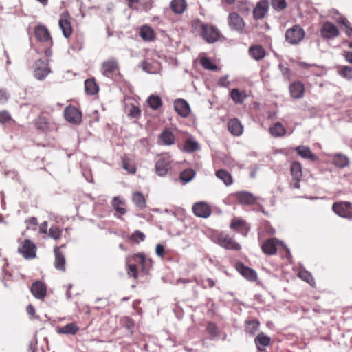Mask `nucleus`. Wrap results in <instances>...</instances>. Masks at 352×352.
<instances>
[{
  "mask_svg": "<svg viewBox=\"0 0 352 352\" xmlns=\"http://www.w3.org/2000/svg\"><path fill=\"white\" fill-rule=\"evenodd\" d=\"M197 23L198 24L197 27H199L200 35L207 43H214L219 39L221 33L215 26L201 21H197Z\"/></svg>",
  "mask_w": 352,
  "mask_h": 352,
  "instance_id": "obj_1",
  "label": "nucleus"
},
{
  "mask_svg": "<svg viewBox=\"0 0 352 352\" xmlns=\"http://www.w3.org/2000/svg\"><path fill=\"white\" fill-rule=\"evenodd\" d=\"M305 32L300 25H294L287 30L285 34V41L292 44H298L305 37Z\"/></svg>",
  "mask_w": 352,
  "mask_h": 352,
  "instance_id": "obj_2",
  "label": "nucleus"
},
{
  "mask_svg": "<svg viewBox=\"0 0 352 352\" xmlns=\"http://www.w3.org/2000/svg\"><path fill=\"white\" fill-rule=\"evenodd\" d=\"M119 71V64L116 58L110 57L101 64V74L109 78H113Z\"/></svg>",
  "mask_w": 352,
  "mask_h": 352,
  "instance_id": "obj_3",
  "label": "nucleus"
},
{
  "mask_svg": "<svg viewBox=\"0 0 352 352\" xmlns=\"http://www.w3.org/2000/svg\"><path fill=\"white\" fill-rule=\"evenodd\" d=\"M332 210L340 217L352 219V203L349 201L336 202L332 206Z\"/></svg>",
  "mask_w": 352,
  "mask_h": 352,
  "instance_id": "obj_4",
  "label": "nucleus"
},
{
  "mask_svg": "<svg viewBox=\"0 0 352 352\" xmlns=\"http://www.w3.org/2000/svg\"><path fill=\"white\" fill-rule=\"evenodd\" d=\"M215 242L222 248L228 250H239L241 245L231 236L224 232H221L216 236Z\"/></svg>",
  "mask_w": 352,
  "mask_h": 352,
  "instance_id": "obj_5",
  "label": "nucleus"
},
{
  "mask_svg": "<svg viewBox=\"0 0 352 352\" xmlns=\"http://www.w3.org/2000/svg\"><path fill=\"white\" fill-rule=\"evenodd\" d=\"M228 23L230 30L239 33L243 32L245 26L244 19L236 12H231L228 17Z\"/></svg>",
  "mask_w": 352,
  "mask_h": 352,
  "instance_id": "obj_6",
  "label": "nucleus"
},
{
  "mask_svg": "<svg viewBox=\"0 0 352 352\" xmlns=\"http://www.w3.org/2000/svg\"><path fill=\"white\" fill-rule=\"evenodd\" d=\"M338 28L331 22H324L320 30V36L324 39H334L339 36Z\"/></svg>",
  "mask_w": 352,
  "mask_h": 352,
  "instance_id": "obj_7",
  "label": "nucleus"
},
{
  "mask_svg": "<svg viewBox=\"0 0 352 352\" xmlns=\"http://www.w3.org/2000/svg\"><path fill=\"white\" fill-rule=\"evenodd\" d=\"M34 66V76L38 80H43L51 72L48 63L45 60H37L35 62Z\"/></svg>",
  "mask_w": 352,
  "mask_h": 352,
  "instance_id": "obj_8",
  "label": "nucleus"
},
{
  "mask_svg": "<svg viewBox=\"0 0 352 352\" xmlns=\"http://www.w3.org/2000/svg\"><path fill=\"white\" fill-rule=\"evenodd\" d=\"M36 245L30 240H24L18 248V252L26 259H32L36 257Z\"/></svg>",
  "mask_w": 352,
  "mask_h": 352,
  "instance_id": "obj_9",
  "label": "nucleus"
},
{
  "mask_svg": "<svg viewBox=\"0 0 352 352\" xmlns=\"http://www.w3.org/2000/svg\"><path fill=\"white\" fill-rule=\"evenodd\" d=\"M270 10V3L268 0H260L256 4L253 10L252 14L254 20H261L267 14Z\"/></svg>",
  "mask_w": 352,
  "mask_h": 352,
  "instance_id": "obj_10",
  "label": "nucleus"
},
{
  "mask_svg": "<svg viewBox=\"0 0 352 352\" xmlns=\"http://www.w3.org/2000/svg\"><path fill=\"white\" fill-rule=\"evenodd\" d=\"M71 19L70 15L67 12H64L60 16L58 25L65 38H69L73 32Z\"/></svg>",
  "mask_w": 352,
  "mask_h": 352,
  "instance_id": "obj_11",
  "label": "nucleus"
},
{
  "mask_svg": "<svg viewBox=\"0 0 352 352\" xmlns=\"http://www.w3.org/2000/svg\"><path fill=\"white\" fill-rule=\"evenodd\" d=\"M65 120L72 124H79L82 121V113L74 106H68L64 111Z\"/></svg>",
  "mask_w": 352,
  "mask_h": 352,
  "instance_id": "obj_12",
  "label": "nucleus"
},
{
  "mask_svg": "<svg viewBox=\"0 0 352 352\" xmlns=\"http://www.w3.org/2000/svg\"><path fill=\"white\" fill-rule=\"evenodd\" d=\"M35 36L41 42L45 43L47 46H52L53 41L47 28L43 25H38L35 28Z\"/></svg>",
  "mask_w": 352,
  "mask_h": 352,
  "instance_id": "obj_13",
  "label": "nucleus"
},
{
  "mask_svg": "<svg viewBox=\"0 0 352 352\" xmlns=\"http://www.w3.org/2000/svg\"><path fill=\"white\" fill-rule=\"evenodd\" d=\"M30 291L36 299L43 300L47 295V286L44 283L37 280L32 283Z\"/></svg>",
  "mask_w": 352,
  "mask_h": 352,
  "instance_id": "obj_14",
  "label": "nucleus"
},
{
  "mask_svg": "<svg viewBox=\"0 0 352 352\" xmlns=\"http://www.w3.org/2000/svg\"><path fill=\"white\" fill-rule=\"evenodd\" d=\"M174 109L182 117L187 118L190 113V108L188 103L182 98L176 99L174 101Z\"/></svg>",
  "mask_w": 352,
  "mask_h": 352,
  "instance_id": "obj_15",
  "label": "nucleus"
},
{
  "mask_svg": "<svg viewBox=\"0 0 352 352\" xmlns=\"http://www.w3.org/2000/svg\"><path fill=\"white\" fill-rule=\"evenodd\" d=\"M195 215L201 218H208L211 214L210 206L204 202H199L192 207Z\"/></svg>",
  "mask_w": 352,
  "mask_h": 352,
  "instance_id": "obj_16",
  "label": "nucleus"
},
{
  "mask_svg": "<svg viewBox=\"0 0 352 352\" xmlns=\"http://www.w3.org/2000/svg\"><path fill=\"white\" fill-rule=\"evenodd\" d=\"M230 228L244 236L248 235V233L250 230V226L243 220L241 219H234L232 220Z\"/></svg>",
  "mask_w": 352,
  "mask_h": 352,
  "instance_id": "obj_17",
  "label": "nucleus"
},
{
  "mask_svg": "<svg viewBox=\"0 0 352 352\" xmlns=\"http://www.w3.org/2000/svg\"><path fill=\"white\" fill-rule=\"evenodd\" d=\"M170 168V161L168 158L162 157L155 164V171L160 177L166 175Z\"/></svg>",
  "mask_w": 352,
  "mask_h": 352,
  "instance_id": "obj_18",
  "label": "nucleus"
},
{
  "mask_svg": "<svg viewBox=\"0 0 352 352\" xmlns=\"http://www.w3.org/2000/svg\"><path fill=\"white\" fill-rule=\"evenodd\" d=\"M294 150L297 152L298 155L301 157L309 160L312 162H316L318 160V157L314 154L309 147L307 146H296Z\"/></svg>",
  "mask_w": 352,
  "mask_h": 352,
  "instance_id": "obj_19",
  "label": "nucleus"
},
{
  "mask_svg": "<svg viewBox=\"0 0 352 352\" xmlns=\"http://www.w3.org/2000/svg\"><path fill=\"white\" fill-rule=\"evenodd\" d=\"M54 267L58 270L64 272L65 270V258L63 252L60 250L59 247H55L54 250Z\"/></svg>",
  "mask_w": 352,
  "mask_h": 352,
  "instance_id": "obj_20",
  "label": "nucleus"
},
{
  "mask_svg": "<svg viewBox=\"0 0 352 352\" xmlns=\"http://www.w3.org/2000/svg\"><path fill=\"white\" fill-rule=\"evenodd\" d=\"M271 339L264 333H259L254 339V342L259 351H264L265 347L270 345Z\"/></svg>",
  "mask_w": 352,
  "mask_h": 352,
  "instance_id": "obj_21",
  "label": "nucleus"
},
{
  "mask_svg": "<svg viewBox=\"0 0 352 352\" xmlns=\"http://www.w3.org/2000/svg\"><path fill=\"white\" fill-rule=\"evenodd\" d=\"M237 270L243 277L250 281H254L257 278L256 272L254 270L244 265L243 264H238Z\"/></svg>",
  "mask_w": 352,
  "mask_h": 352,
  "instance_id": "obj_22",
  "label": "nucleus"
},
{
  "mask_svg": "<svg viewBox=\"0 0 352 352\" xmlns=\"http://www.w3.org/2000/svg\"><path fill=\"white\" fill-rule=\"evenodd\" d=\"M278 240L275 238L270 239L264 242L261 246L263 252L268 255H273L277 251Z\"/></svg>",
  "mask_w": 352,
  "mask_h": 352,
  "instance_id": "obj_23",
  "label": "nucleus"
},
{
  "mask_svg": "<svg viewBox=\"0 0 352 352\" xmlns=\"http://www.w3.org/2000/svg\"><path fill=\"white\" fill-rule=\"evenodd\" d=\"M304 85L300 82H294L289 86L291 96L295 99L301 98L304 94Z\"/></svg>",
  "mask_w": 352,
  "mask_h": 352,
  "instance_id": "obj_24",
  "label": "nucleus"
},
{
  "mask_svg": "<svg viewBox=\"0 0 352 352\" xmlns=\"http://www.w3.org/2000/svg\"><path fill=\"white\" fill-rule=\"evenodd\" d=\"M228 126L229 131L235 136H240L243 133V126L236 118L230 120L228 122Z\"/></svg>",
  "mask_w": 352,
  "mask_h": 352,
  "instance_id": "obj_25",
  "label": "nucleus"
},
{
  "mask_svg": "<svg viewBox=\"0 0 352 352\" xmlns=\"http://www.w3.org/2000/svg\"><path fill=\"white\" fill-rule=\"evenodd\" d=\"M134 258L135 262L140 265L142 271L145 273H147L149 271L152 264L151 259L146 258V256L142 254L135 255Z\"/></svg>",
  "mask_w": 352,
  "mask_h": 352,
  "instance_id": "obj_26",
  "label": "nucleus"
},
{
  "mask_svg": "<svg viewBox=\"0 0 352 352\" xmlns=\"http://www.w3.org/2000/svg\"><path fill=\"white\" fill-rule=\"evenodd\" d=\"M238 201L244 205H252L253 204L256 199L251 193L248 192H240L236 194Z\"/></svg>",
  "mask_w": 352,
  "mask_h": 352,
  "instance_id": "obj_27",
  "label": "nucleus"
},
{
  "mask_svg": "<svg viewBox=\"0 0 352 352\" xmlns=\"http://www.w3.org/2000/svg\"><path fill=\"white\" fill-rule=\"evenodd\" d=\"M79 330V327L75 323H69L66 325L58 327L56 331L59 334L75 335Z\"/></svg>",
  "mask_w": 352,
  "mask_h": 352,
  "instance_id": "obj_28",
  "label": "nucleus"
},
{
  "mask_svg": "<svg viewBox=\"0 0 352 352\" xmlns=\"http://www.w3.org/2000/svg\"><path fill=\"white\" fill-rule=\"evenodd\" d=\"M249 53L250 56L256 60H261L265 56V51L260 45L250 47Z\"/></svg>",
  "mask_w": 352,
  "mask_h": 352,
  "instance_id": "obj_29",
  "label": "nucleus"
},
{
  "mask_svg": "<svg viewBox=\"0 0 352 352\" xmlns=\"http://www.w3.org/2000/svg\"><path fill=\"white\" fill-rule=\"evenodd\" d=\"M335 166L345 168L349 164V159L342 153H336L331 156Z\"/></svg>",
  "mask_w": 352,
  "mask_h": 352,
  "instance_id": "obj_30",
  "label": "nucleus"
},
{
  "mask_svg": "<svg viewBox=\"0 0 352 352\" xmlns=\"http://www.w3.org/2000/svg\"><path fill=\"white\" fill-rule=\"evenodd\" d=\"M170 6L174 13L181 14L186 10L187 4L185 0H172Z\"/></svg>",
  "mask_w": 352,
  "mask_h": 352,
  "instance_id": "obj_31",
  "label": "nucleus"
},
{
  "mask_svg": "<svg viewBox=\"0 0 352 352\" xmlns=\"http://www.w3.org/2000/svg\"><path fill=\"white\" fill-rule=\"evenodd\" d=\"M160 139L163 144L166 146H171L175 144V138L172 131L169 129L164 130L160 135Z\"/></svg>",
  "mask_w": 352,
  "mask_h": 352,
  "instance_id": "obj_32",
  "label": "nucleus"
},
{
  "mask_svg": "<svg viewBox=\"0 0 352 352\" xmlns=\"http://www.w3.org/2000/svg\"><path fill=\"white\" fill-rule=\"evenodd\" d=\"M140 35L143 40L146 41H151L155 38L154 30L147 25H144L141 28Z\"/></svg>",
  "mask_w": 352,
  "mask_h": 352,
  "instance_id": "obj_33",
  "label": "nucleus"
},
{
  "mask_svg": "<svg viewBox=\"0 0 352 352\" xmlns=\"http://www.w3.org/2000/svg\"><path fill=\"white\" fill-rule=\"evenodd\" d=\"M125 201L120 199L119 197H114L113 198L111 205L113 209L119 213L120 215H124L126 212V210L123 206H124Z\"/></svg>",
  "mask_w": 352,
  "mask_h": 352,
  "instance_id": "obj_34",
  "label": "nucleus"
},
{
  "mask_svg": "<svg viewBox=\"0 0 352 352\" xmlns=\"http://www.w3.org/2000/svg\"><path fill=\"white\" fill-rule=\"evenodd\" d=\"M293 179H301L302 176V166L298 162H293L290 166Z\"/></svg>",
  "mask_w": 352,
  "mask_h": 352,
  "instance_id": "obj_35",
  "label": "nucleus"
},
{
  "mask_svg": "<svg viewBox=\"0 0 352 352\" xmlns=\"http://www.w3.org/2000/svg\"><path fill=\"white\" fill-rule=\"evenodd\" d=\"M260 326V322L258 320H249L245 322V331L250 334L254 335L258 330Z\"/></svg>",
  "mask_w": 352,
  "mask_h": 352,
  "instance_id": "obj_36",
  "label": "nucleus"
},
{
  "mask_svg": "<svg viewBox=\"0 0 352 352\" xmlns=\"http://www.w3.org/2000/svg\"><path fill=\"white\" fill-rule=\"evenodd\" d=\"M132 201L139 209H144L146 207L145 197L143 194L140 192H136L133 194Z\"/></svg>",
  "mask_w": 352,
  "mask_h": 352,
  "instance_id": "obj_37",
  "label": "nucleus"
},
{
  "mask_svg": "<svg viewBox=\"0 0 352 352\" xmlns=\"http://www.w3.org/2000/svg\"><path fill=\"white\" fill-rule=\"evenodd\" d=\"M216 176L218 179L221 180L226 186H230L232 184V178L231 175L223 169H220L216 172Z\"/></svg>",
  "mask_w": 352,
  "mask_h": 352,
  "instance_id": "obj_38",
  "label": "nucleus"
},
{
  "mask_svg": "<svg viewBox=\"0 0 352 352\" xmlns=\"http://www.w3.org/2000/svg\"><path fill=\"white\" fill-rule=\"evenodd\" d=\"M153 6V0H139L135 10L140 12H148Z\"/></svg>",
  "mask_w": 352,
  "mask_h": 352,
  "instance_id": "obj_39",
  "label": "nucleus"
},
{
  "mask_svg": "<svg viewBox=\"0 0 352 352\" xmlns=\"http://www.w3.org/2000/svg\"><path fill=\"white\" fill-rule=\"evenodd\" d=\"M270 133L274 137H281L286 133L284 126L280 122H276L273 126L270 128Z\"/></svg>",
  "mask_w": 352,
  "mask_h": 352,
  "instance_id": "obj_40",
  "label": "nucleus"
},
{
  "mask_svg": "<svg viewBox=\"0 0 352 352\" xmlns=\"http://www.w3.org/2000/svg\"><path fill=\"white\" fill-rule=\"evenodd\" d=\"M85 91L88 94L94 95L98 91V86L94 79H87L85 81Z\"/></svg>",
  "mask_w": 352,
  "mask_h": 352,
  "instance_id": "obj_41",
  "label": "nucleus"
},
{
  "mask_svg": "<svg viewBox=\"0 0 352 352\" xmlns=\"http://www.w3.org/2000/svg\"><path fill=\"white\" fill-rule=\"evenodd\" d=\"M147 102L149 107L153 110H157L162 105V100L158 96H150L147 100Z\"/></svg>",
  "mask_w": 352,
  "mask_h": 352,
  "instance_id": "obj_42",
  "label": "nucleus"
},
{
  "mask_svg": "<svg viewBox=\"0 0 352 352\" xmlns=\"http://www.w3.org/2000/svg\"><path fill=\"white\" fill-rule=\"evenodd\" d=\"M246 96L243 92H241L238 89H233L230 92V98L236 103L241 104Z\"/></svg>",
  "mask_w": 352,
  "mask_h": 352,
  "instance_id": "obj_43",
  "label": "nucleus"
},
{
  "mask_svg": "<svg viewBox=\"0 0 352 352\" xmlns=\"http://www.w3.org/2000/svg\"><path fill=\"white\" fill-rule=\"evenodd\" d=\"M198 142L193 138H188L184 144V150L188 153L194 152L199 149Z\"/></svg>",
  "mask_w": 352,
  "mask_h": 352,
  "instance_id": "obj_44",
  "label": "nucleus"
},
{
  "mask_svg": "<svg viewBox=\"0 0 352 352\" xmlns=\"http://www.w3.org/2000/svg\"><path fill=\"white\" fill-rule=\"evenodd\" d=\"M252 6V4L248 0H239L237 3V8L241 13H248Z\"/></svg>",
  "mask_w": 352,
  "mask_h": 352,
  "instance_id": "obj_45",
  "label": "nucleus"
},
{
  "mask_svg": "<svg viewBox=\"0 0 352 352\" xmlns=\"http://www.w3.org/2000/svg\"><path fill=\"white\" fill-rule=\"evenodd\" d=\"M195 172L192 169H186L180 173L179 178L184 183L190 182L195 177Z\"/></svg>",
  "mask_w": 352,
  "mask_h": 352,
  "instance_id": "obj_46",
  "label": "nucleus"
},
{
  "mask_svg": "<svg viewBox=\"0 0 352 352\" xmlns=\"http://www.w3.org/2000/svg\"><path fill=\"white\" fill-rule=\"evenodd\" d=\"M201 64L204 69L208 70L216 71L218 69L217 65L213 63L212 60L207 57H204L201 59Z\"/></svg>",
  "mask_w": 352,
  "mask_h": 352,
  "instance_id": "obj_47",
  "label": "nucleus"
},
{
  "mask_svg": "<svg viewBox=\"0 0 352 352\" xmlns=\"http://www.w3.org/2000/svg\"><path fill=\"white\" fill-rule=\"evenodd\" d=\"M287 6L285 0H272V6L277 12L283 10L287 8Z\"/></svg>",
  "mask_w": 352,
  "mask_h": 352,
  "instance_id": "obj_48",
  "label": "nucleus"
},
{
  "mask_svg": "<svg viewBox=\"0 0 352 352\" xmlns=\"http://www.w3.org/2000/svg\"><path fill=\"white\" fill-rule=\"evenodd\" d=\"M298 276L302 280L306 281L309 285H314L315 284L314 279L312 275L309 272L305 270L300 271L298 273Z\"/></svg>",
  "mask_w": 352,
  "mask_h": 352,
  "instance_id": "obj_49",
  "label": "nucleus"
},
{
  "mask_svg": "<svg viewBox=\"0 0 352 352\" xmlns=\"http://www.w3.org/2000/svg\"><path fill=\"white\" fill-rule=\"evenodd\" d=\"M340 74L349 80H352V67L344 65L340 67Z\"/></svg>",
  "mask_w": 352,
  "mask_h": 352,
  "instance_id": "obj_50",
  "label": "nucleus"
},
{
  "mask_svg": "<svg viewBox=\"0 0 352 352\" xmlns=\"http://www.w3.org/2000/svg\"><path fill=\"white\" fill-rule=\"evenodd\" d=\"M62 235V230L57 226H52L49 230V236L54 240L58 239Z\"/></svg>",
  "mask_w": 352,
  "mask_h": 352,
  "instance_id": "obj_51",
  "label": "nucleus"
},
{
  "mask_svg": "<svg viewBox=\"0 0 352 352\" xmlns=\"http://www.w3.org/2000/svg\"><path fill=\"white\" fill-rule=\"evenodd\" d=\"M35 124L38 129L44 131L48 127V122L45 117H38L36 121Z\"/></svg>",
  "mask_w": 352,
  "mask_h": 352,
  "instance_id": "obj_52",
  "label": "nucleus"
},
{
  "mask_svg": "<svg viewBox=\"0 0 352 352\" xmlns=\"http://www.w3.org/2000/svg\"><path fill=\"white\" fill-rule=\"evenodd\" d=\"M25 223L26 224V228L28 230H36V226L38 225V221L36 217H32L30 218H28L25 221Z\"/></svg>",
  "mask_w": 352,
  "mask_h": 352,
  "instance_id": "obj_53",
  "label": "nucleus"
},
{
  "mask_svg": "<svg viewBox=\"0 0 352 352\" xmlns=\"http://www.w3.org/2000/svg\"><path fill=\"white\" fill-rule=\"evenodd\" d=\"M145 234L140 230H135L131 236V239L135 242L144 241L145 240Z\"/></svg>",
  "mask_w": 352,
  "mask_h": 352,
  "instance_id": "obj_54",
  "label": "nucleus"
},
{
  "mask_svg": "<svg viewBox=\"0 0 352 352\" xmlns=\"http://www.w3.org/2000/svg\"><path fill=\"white\" fill-rule=\"evenodd\" d=\"M122 168L130 173H135L136 171L135 167L130 164L128 159L122 160Z\"/></svg>",
  "mask_w": 352,
  "mask_h": 352,
  "instance_id": "obj_55",
  "label": "nucleus"
},
{
  "mask_svg": "<svg viewBox=\"0 0 352 352\" xmlns=\"http://www.w3.org/2000/svg\"><path fill=\"white\" fill-rule=\"evenodd\" d=\"M141 110L136 106H132L129 110V116L133 118H138L140 116Z\"/></svg>",
  "mask_w": 352,
  "mask_h": 352,
  "instance_id": "obj_56",
  "label": "nucleus"
},
{
  "mask_svg": "<svg viewBox=\"0 0 352 352\" xmlns=\"http://www.w3.org/2000/svg\"><path fill=\"white\" fill-rule=\"evenodd\" d=\"M142 68L144 71L150 74H154L156 72V69L153 68L152 64L146 60L142 63Z\"/></svg>",
  "mask_w": 352,
  "mask_h": 352,
  "instance_id": "obj_57",
  "label": "nucleus"
},
{
  "mask_svg": "<svg viewBox=\"0 0 352 352\" xmlns=\"http://www.w3.org/2000/svg\"><path fill=\"white\" fill-rule=\"evenodd\" d=\"M228 77H229L228 75H225L223 76H221L219 78V82H218L219 85L222 87L228 88L230 85V82L228 80Z\"/></svg>",
  "mask_w": 352,
  "mask_h": 352,
  "instance_id": "obj_58",
  "label": "nucleus"
},
{
  "mask_svg": "<svg viewBox=\"0 0 352 352\" xmlns=\"http://www.w3.org/2000/svg\"><path fill=\"white\" fill-rule=\"evenodd\" d=\"M11 120L10 113L6 111H0V122L6 123Z\"/></svg>",
  "mask_w": 352,
  "mask_h": 352,
  "instance_id": "obj_59",
  "label": "nucleus"
},
{
  "mask_svg": "<svg viewBox=\"0 0 352 352\" xmlns=\"http://www.w3.org/2000/svg\"><path fill=\"white\" fill-rule=\"evenodd\" d=\"M128 274L130 276H132L135 278H138V268L136 265L130 264L128 266Z\"/></svg>",
  "mask_w": 352,
  "mask_h": 352,
  "instance_id": "obj_60",
  "label": "nucleus"
},
{
  "mask_svg": "<svg viewBox=\"0 0 352 352\" xmlns=\"http://www.w3.org/2000/svg\"><path fill=\"white\" fill-rule=\"evenodd\" d=\"M9 98L8 94L4 89H0V103H5L8 101Z\"/></svg>",
  "mask_w": 352,
  "mask_h": 352,
  "instance_id": "obj_61",
  "label": "nucleus"
},
{
  "mask_svg": "<svg viewBox=\"0 0 352 352\" xmlns=\"http://www.w3.org/2000/svg\"><path fill=\"white\" fill-rule=\"evenodd\" d=\"M156 254L160 257H163L164 254V248L161 244H157L155 248Z\"/></svg>",
  "mask_w": 352,
  "mask_h": 352,
  "instance_id": "obj_62",
  "label": "nucleus"
},
{
  "mask_svg": "<svg viewBox=\"0 0 352 352\" xmlns=\"http://www.w3.org/2000/svg\"><path fill=\"white\" fill-rule=\"evenodd\" d=\"M203 283L205 285H204V287H209L210 288H212L215 285V281L210 278H206L205 280H203Z\"/></svg>",
  "mask_w": 352,
  "mask_h": 352,
  "instance_id": "obj_63",
  "label": "nucleus"
},
{
  "mask_svg": "<svg viewBox=\"0 0 352 352\" xmlns=\"http://www.w3.org/2000/svg\"><path fill=\"white\" fill-rule=\"evenodd\" d=\"M343 56L349 63L352 65V51H344Z\"/></svg>",
  "mask_w": 352,
  "mask_h": 352,
  "instance_id": "obj_64",
  "label": "nucleus"
}]
</instances>
